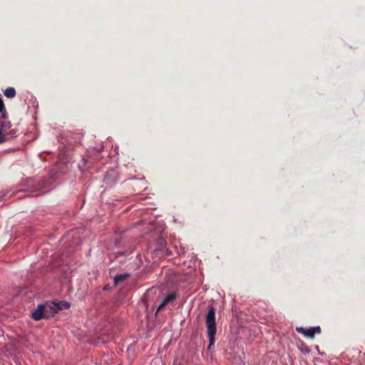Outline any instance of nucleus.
Instances as JSON below:
<instances>
[{
	"label": "nucleus",
	"mask_w": 365,
	"mask_h": 365,
	"mask_svg": "<svg viewBox=\"0 0 365 365\" xmlns=\"http://www.w3.org/2000/svg\"><path fill=\"white\" fill-rule=\"evenodd\" d=\"M9 139L6 133H1L0 131V144L5 143Z\"/></svg>",
	"instance_id": "obj_11"
},
{
	"label": "nucleus",
	"mask_w": 365,
	"mask_h": 365,
	"mask_svg": "<svg viewBox=\"0 0 365 365\" xmlns=\"http://www.w3.org/2000/svg\"><path fill=\"white\" fill-rule=\"evenodd\" d=\"M31 317L36 321L40 320L41 319H46L44 317L43 304H40L37 307L36 309H35L31 313Z\"/></svg>",
	"instance_id": "obj_4"
},
{
	"label": "nucleus",
	"mask_w": 365,
	"mask_h": 365,
	"mask_svg": "<svg viewBox=\"0 0 365 365\" xmlns=\"http://www.w3.org/2000/svg\"><path fill=\"white\" fill-rule=\"evenodd\" d=\"M296 330L298 333L311 339L314 337L315 334H319L321 332V328L319 327H311L309 329L297 327Z\"/></svg>",
	"instance_id": "obj_2"
},
{
	"label": "nucleus",
	"mask_w": 365,
	"mask_h": 365,
	"mask_svg": "<svg viewBox=\"0 0 365 365\" xmlns=\"http://www.w3.org/2000/svg\"><path fill=\"white\" fill-rule=\"evenodd\" d=\"M11 127V123L10 121L2 122L0 124V131L1 132V133H6V136L8 137V135L9 134H11V135L14 134V130L7 133V130L9 129H10Z\"/></svg>",
	"instance_id": "obj_6"
},
{
	"label": "nucleus",
	"mask_w": 365,
	"mask_h": 365,
	"mask_svg": "<svg viewBox=\"0 0 365 365\" xmlns=\"http://www.w3.org/2000/svg\"><path fill=\"white\" fill-rule=\"evenodd\" d=\"M129 276H130V274H128V273L122 274H117L114 277V282H115V284H118V283H120V282L124 281L125 279H126Z\"/></svg>",
	"instance_id": "obj_8"
},
{
	"label": "nucleus",
	"mask_w": 365,
	"mask_h": 365,
	"mask_svg": "<svg viewBox=\"0 0 365 365\" xmlns=\"http://www.w3.org/2000/svg\"><path fill=\"white\" fill-rule=\"evenodd\" d=\"M115 172L113 170H111L110 171H108L106 173V175L104 178V181L106 182V183H110L112 182V180H110V178H115ZM113 181H114V180H113Z\"/></svg>",
	"instance_id": "obj_9"
},
{
	"label": "nucleus",
	"mask_w": 365,
	"mask_h": 365,
	"mask_svg": "<svg viewBox=\"0 0 365 365\" xmlns=\"http://www.w3.org/2000/svg\"><path fill=\"white\" fill-rule=\"evenodd\" d=\"M205 324L207 331V336L209 338L208 349L215 344V334L217 331L216 322H215V309L210 307L206 315Z\"/></svg>",
	"instance_id": "obj_1"
},
{
	"label": "nucleus",
	"mask_w": 365,
	"mask_h": 365,
	"mask_svg": "<svg viewBox=\"0 0 365 365\" xmlns=\"http://www.w3.org/2000/svg\"><path fill=\"white\" fill-rule=\"evenodd\" d=\"M176 299V294L175 293L168 294L163 300V302L159 304L156 313L162 309L166 304L169 302H173Z\"/></svg>",
	"instance_id": "obj_5"
},
{
	"label": "nucleus",
	"mask_w": 365,
	"mask_h": 365,
	"mask_svg": "<svg viewBox=\"0 0 365 365\" xmlns=\"http://www.w3.org/2000/svg\"><path fill=\"white\" fill-rule=\"evenodd\" d=\"M53 304H54V302H47L43 304L44 317L46 319L52 317L56 313H57L56 308L52 306Z\"/></svg>",
	"instance_id": "obj_3"
},
{
	"label": "nucleus",
	"mask_w": 365,
	"mask_h": 365,
	"mask_svg": "<svg viewBox=\"0 0 365 365\" xmlns=\"http://www.w3.org/2000/svg\"><path fill=\"white\" fill-rule=\"evenodd\" d=\"M52 306L56 308V311L58 312L60 310L68 309L70 307V304L66 301H61L58 303L54 302V304Z\"/></svg>",
	"instance_id": "obj_7"
},
{
	"label": "nucleus",
	"mask_w": 365,
	"mask_h": 365,
	"mask_svg": "<svg viewBox=\"0 0 365 365\" xmlns=\"http://www.w3.org/2000/svg\"><path fill=\"white\" fill-rule=\"evenodd\" d=\"M4 95L7 98H14L16 96V90L12 87L7 88L4 91Z\"/></svg>",
	"instance_id": "obj_10"
}]
</instances>
